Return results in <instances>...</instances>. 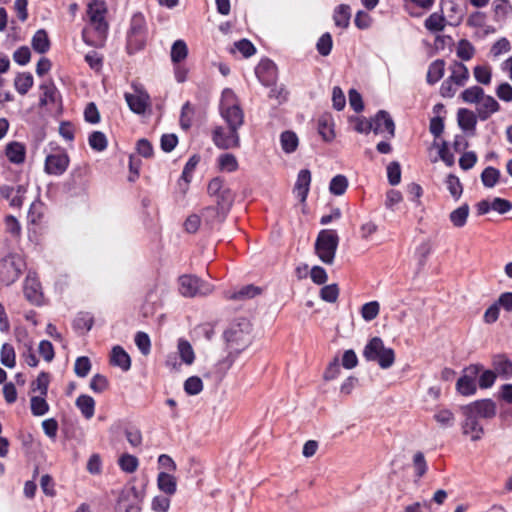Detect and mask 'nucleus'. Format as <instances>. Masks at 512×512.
I'll use <instances>...</instances> for the list:
<instances>
[{
    "label": "nucleus",
    "instance_id": "f257e3e1",
    "mask_svg": "<svg viewBox=\"0 0 512 512\" xmlns=\"http://www.w3.org/2000/svg\"><path fill=\"white\" fill-rule=\"evenodd\" d=\"M220 111L227 127L219 126L214 129L213 142L220 149L236 148L240 145L238 129L243 124L244 115L231 89L222 92Z\"/></svg>",
    "mask_w": 512,
    "mask_h": 512
},
{
    "label": "nucleus",
    "instance_id": "f03ea898",
    "mask_svg": "<svg viewBox=\"0 0 512 512\" xmlns=\"http://www.w3.org/2000/svg\"><path fill=\"white\" fill-rule=\"evenodd\" d=\"M107 13L106 4L103 1L94 0L88 5V24L82 31L83 41L93 47H102L108 33V23L105 20Z\"/></svg>",
    "mask_w": 512,
    "mask_h": 512
},
{
    "label": "nucleus",
    "instance_id": "7ed1b4c3",
    "mask_svg": "<svg viewBox=\"0 0 512 512\" xmlns=\"http://www.w3.org/2000/svg\"><path fill=\"white\" fill-rule=\"evenodd\" d=\"M250 333L251 324L246 319L232 323L225 331L224 337L230 349L229 357L231 361L250 344Z\"/></svg>",
    "mask_w": 512,
    "mask_h": 512
},
{
    "label": "nucleus",
    "instance_id": "20e7f679",
    "mask_svg": "<svg viewBox=\"0 0 512 512\" xmlns=\"http://www.w3.org/2000/svg\"><path fill=\"white\" fill-rule=\"evenodd\" d=\"M363 356L368 361H375L382 369L390 368L395 362V353L392 348L385 347L380 337H373L363 350Z\"/></svg>",
    "mask_w": 512,
    "mask_h": 512
},
{
    "label": "nucleus",
    "instance_id": "39448f33",
    "mask_svg": "<svg viewBox=\"0 0 512 512\" xmlns=\"http://www.w3.org/2000/svg\"><path fill=\"white\" fill-rule=\"evenodd\" d=\"M339 237L334 230H321L315 242V252L320 260L328 265L334 262Z\"/></svg>",
    "mask_w": 512,
    "mask_h": 512
},
{
    "label": "nucleus",
    "instance_id": "423d86ee",
    "mask_svg": "<svg viewBox=\"0 0 512 512\" xmlns=\"http://www.w3.org/2000/svg\"><path fill=\"white\" fill-rule=\"evenodd\" d=\"M179 292L184 297L208 295L212 292V286L193 275L179 277Z\"/></svg>",
    "mask_w": 512,
    "mask_h": 512
},
{
    "label": "nucleus",
    "instance_id": "0eeeda50",
    "mask_svg": "<svg viewBox=\"0 0 512 512\" xmlns=\"http://www.w3.org/2000/svg\"><path fill=\"white\" fill-rule=\"evenodd\" d=\"M481 371L480 365H470L464 370L463 376H461L456 383V390L463 396H470L476 392L475 379Z\"/></svg>",
    "mask_w": 512,
    "mask_h": 512
},
{
    "label": "nucleus",
    "instance_id": "6e6552de",
    "mask_svg": "<svg viewBox=\"0 0 512 512\" xmlns=\"http://www.w3.org/2000/svg\"><path fill=\"white\" fill-rule=\"evenodd\" d=\"M461 412L464 417L461 423L462 434L468 436L473 442L481 440L485 431L479 420L463 407Z\"/></svg>",
    "mask_w": 512,
    "mask_h": 512
},
{
    "label": "nucleus",
    "instance_id": "1a4fd4ad",
    "mask_svg": "<svg viewBox=\"0 0 512 512\" xmlns=\"http://www.w3.org/2000/svg\"><path fill=\"white\" fill-rule=\"evenodd\" d=\"M465 410L475 416L477 419H492L497 412L496 403L491 399H482L474 401L468 405L462 406Z\"/></svg>",
    "mask_w": 512,
    "mask_h": 512
},
{
    "label": "nucleus",
    "instance_id": "9d476101",
    "mask_svg": "<svg viewBox=\"0 0 512 512\" xmlns=\"http://www.w3.org/2000/svg\"><path fill=\"white\" fill-rule=\"evenodd\" d=\"M69 165V157L64 151L49 154L45 160V172L51 175L63 174Z\"/></svg>",
    "mask_w": 512,
    "mask_h": 512
},
{
    "label": "nucleus",
    "instance_id": "9b49d317",
    "mask_svg": "<svg viewBox=\"0 0 512 512\" xmlns=\"http://www.w3.org/2000/svg\"><path fill=\"white\" fill-rule=\"evenodd\" d=\"M255 73L259 81L265 86H272L277 80V67L269 59L261 60L256 66Z\"/></svg>",
    "mask_w": 512,
    "mask_h": 512
},
{
    "label": "nucleus",
    "instance_id": "f8f14e48",
    "mask_svg": "<svg viewBox=\"0 0 512 512\" xmlns=\"http://www.w3.org/2000/svg\"><path fill=\"white\" fill-rule=\"evenodd\" d=\"M311 184V172L308 169L299 171L293 192L295 196L304 203L307 199Z\"/></svg>",
    "mask_w": 512,
    "mask_h": 512
},
{
    "label": "nucleus",
    "instance_id": "ddd939ff",
    "mask_svg": "<svg viewBox=\"0 0 512 512\" xmlns=\"http://www.w3.org/2000/svg\"><path fill=\"white\" fill-rule=\"evenodd\" d=\"M373 131L375 134L387 131L390 137H394L395 124L388 112L381 110L376 114L374 117Z\"/></svg>",
    "mask_w": 512,
    "mask_h": 512
},
{
    "label": "nucleus",
    "instance_id": "4468645a",
    "mask_svg": "<svg viewBox=\"0 0 512 512\" xmlns=\"http://www.w3.org/2000/svg\"><path fill=\"white\" fill-rule=\"evenodd\" d=\"M24 295L26 299L35 305H40L43 300L41 285L37 279L27 277L24 283Z\"/></svg>",
    "mask_w": 512,
    "mask_h": 512
},
{
    "label": "nucleus",
    "instance_id": "2eb2a0df",
    "mask_svg": "<svg viewBox=\"0 0 512 512\" xmlns=\"http://www.w3.org/2000/svg\"><path fill=\"white\" fill-rule=\"evenodd\" d=\"M125 100L129 108L137 114H143L149 106V95L144 92L137 94H125Z\"/></svg>",
    "mask_w": 512,
    "mask_h": 512
},
{
    "label": "nucleus",
    "instance_id": "dca6fc26",
    "mask_svg": "<svg viewBox=\"0 0 512 512\" xmlns=\"http://www.w3.org/2000/svg\"><path fill=\"white\" fill-rule=\"evenodd\" d=\"M499 103L489 95H483L478 103L477 114L481 120L488 119L493 113L499 110Z\"/></svg>",
    "mask_w": 512,
    "mask_h": 512
},
{
    "label": "nucleus",
    "instance_id": "f3484780",
    "mask_svg": "<svg viewBox=\"0 0 512 512\" xmlns=\"http://www.w3.org/2000/svg\"><path fill=\"white\" fill-rule=\"evenodd\" d=\"M216 197L217 207H209L205 209L206 213H219V211L225 212L230 208L234 201V195L229 188L223 189L220 194L214 195Z\"/></svg>",
    "mask_w": 512,
    "mask_h": 512
},
{
    "label": "nucleus",
    "instance_id": "a211bd4d",
    "mask_svg": "<svg viewBox=\"0 0 512 512\" xmlns=\"http://www.w3.org/2000/svg\"><path fill=\"white\" fill-rule=\"evenodd\" d=\"M110 361L112 365L120 367L123 371L131 367L130 356L121 346L113 347Z\"/></svg>",
    "mask_w": 512,
    "mask_h": 512
},
{
    "label": "nucleus",
    "instance_id": "6ab92c4d",
    "mask_svg": "<svg viewBox=\"0 0 512 512\" xmlns=\"http://www.w3.org/2000/svg\"><path fill=\"white\" fill-rule=\"evenodd\" d=\"M351 19V8L349 5L340 4L333 13V21L335 26L345 29L349 26Z\"/></svg>",
    "mask_w": 512,
    "mask_h": 512
},
{
    "label": "nucleus",
    "instance_id": "aec40b11",
    "mask_svg": "<svg viewBox=\"0 0 512 512\" xmlns=\"http://www.w3.org/2000/svg\"><path fill=\"white\" fill-rule=\"evenodd\" d=\"M470 213V207L464 203L449 214V220L455 228H462L466 225Z\"/></svg>",
    "mask_w": 512,
    "mask_h": 512
},
{
    "label": "nucleus",
    "instance_id": "412c9836",
    "mask_svg": "<svg viewBox=\"0 0 512 512\" xmlns=\"http://www.w3.org/2000/svg\"><path fill=\"white\" fill-rule=\"evenodd\" d=\"M450 70H451V75L449 76L450 80H452L453 83L458 86H464L465 83L469 79L468 68L461 62H455L450 67Z\"/></svg>",
    "mask_w": 512,
    "mask_h": 512
},
{
    "label": "nucleus",
    "instance_id": "4be33fe9",
    "mask_svg": "<svg viewBox=\"0 0 512 512\" xmlns=\"http://www.w3.org/2000/svg\"><path fill=\"white\" fill-rule=\"evenodd\" d=\"M6 156L10 162L23 163L25 160V147L19 142H11L6 146Z\"/></svg>",
    "mask_w": 512,
    "mask_h": 512
},
{
    "label": "nucleus",
    "instance_id": "5701e85b",
    "mask_svg": "<svg viewBox=\"0 0 512 512\" xmlns=\"http://www.w3.org/2000/svg\"><path fill=\"white\" fill-rule=\"evenodd\" d=\"M457 119L461 129L465 131L475 129L477 117L473 111L461 108L458 110Z\"/></svg>",
    "mask_w": 512,
    "mask_h": 512
},
{
    "label": "nucleus",
    "instance_id": "b1692460",
    "mask_svg": "<svg viewBox=\"0 0 512 512\" xmlns=\"http://www.w3.org/2000/svg\"><path fill=\"white\" fill-rule=\"evenodd\" d=\"M75 404L86 419H91L94 416L95 401L91 396L82 394L76 399Z\"/></svg>",
    "mask_w": 512,
    "mask_h": 512
},
{
    "label": "nucleus",
    "instance_id": "393cba45",
    "mask_svg": "<svg viewBox=\"0 0 512 512\" xmlns=\"http://www.w3.org/2000/svg\"><path fill=\"white\" fill-rule=\"evenodd\" d=\"M157 485L167 495H173L176 492V479L171 474L160 472L157 477Z\"/></svg>",
    "mask_w": 512,
    "mask_h": 512
},
{
    "label": "nucleus",
    "instance_id": "a878e982",
    "mask_svg": "<svg viewBox=\"0 0 512 512\" xmlns=\"http://www.w3.org/2000/svg\"><path fill=\"white\" fill-rule=\"evenodd\" d=\"M425 28L431 33H438L445 29L446 19L443 13L434 12L424 22Z\"/></svg>",
    "mask_w": 512,
    "mask_h": 512
},
{
    "label": "nucleus",
    "instance_id": "bb28decb",
    "mask_svg": "<svg viewBox=\"0 0 512 512\" xmlns=\"http://www.w3.org/2000/svg\"><path fill=\"white\" fill-rule=\"evenodd\" d=\"M32 47L38 53H46L50 48V40L44 29L36 31L32 38Z\"/></svg>",
    "mask_w": 512,
    "mask_h": 512
},
{
    "label": "nucleus",
    "instance_id": "cd10ccee",
    "mask_svg": "<svg viewBox=\"0 0 512 512\" xmlns=\"http://www.w3.org/2000/svg\"><path fill=\"white\" fill-rule=\"evenodd\" d=\"M433 419L443 428H450L455 423L454 413L447 408H438L433 415Z\"/></svg>",
    "mask_w": 512,
    "mask_h": 512
},
{
    "label": "nucleus",
    "instance_id": "c85d7f7f",
    "mask_svg": "<svg viewBox=\"0 0 512 512\" xmlns=\"http://www.w3.org/2000/svg\"><path fill=\"white\" fill-rule=\"evenodd\" d=\"M177 349L183 363L191 365L194 362L195 353L192 345L187 340L179 339Z\"/></svg>",
    "mask_w": 512,
    "mask_h": 512
},
{
    "label": "nucleus",
    "instance_id": "c756f323",
    "mask_svg": "<svg viewBox=\"0 0 512 512\" xmlns=\"http://www.w3.org/2000/svg\"><path fill=\"white\" fill-rule=\"evenodd\" d=\"M318 132L325 141H331L335 137L333 121L329 116H322L318 120Z\"/></svg>",
    "mask_w": 512,
    "mask_h": 512
},
{
    "label": "nucleus",
    "instance_id": "7c9ffc66",
    "mask_svg": "<svg viewBox=\"0 0 512 512\" xmlns=\"http://www.w3.org/2000/svg\"><path fill=\"white\" fill-rule=\"evenodd\" d=\"M2 267L5 268L8 272V280L15 281L21 274L22 268L20 260L14 257L9 256L3 260Z\"/></svg>",
    "mask_w": 512,
    "mask_h": 512
},
{
    "label": "nucleus",
    "instance_id": "2f4dec72",
    "mask_svg": "<svg viewBox=\"0 0 512 512\" xmlns=\"http://www.w3.org/2000/svg\"><path fill=\"white\" fill-rule=\"evenodd\" d=\"M445 62L441 59H437L432 62L427 72V82L429 84H435L444 75Z\"/></svg>",
    "mask_w": 512,
    "mask_h": 512
},
{
    "label": "nucleus",
    "instance_id": "473e14b6",
    "mask_svg": "<svg viewBox=\"0 0 512 512\" xmlns=\"http://www.w3.org/2000/svg\"><path fill=\"white\" fill-rule=\"evenodd\" d=\"M412 467L417 480L421 479L428 470V464L424 454L417 451L412 457Z\"/></svg>",
    "mask_w": 512,
    "mask_h": 512
},
{
    "label": "nucleus",
    "instance_id": "72a5a7b5",
    "mask_svg": "<svg viewBox=\"0 0 512 512\" xmlns=\"http://www.w3.org/2000/svg\"><path fill=\"white\" fill-rule=\"evenodd\" d=\"M280 143L285 153H293L299 144L297 135L292 131H285L280 136Z\"/></svg>",
    "mask_w": 512,
    "mask_h": 512
},
{
    "label": "nucleus",
    "instance_id": "f704fd0d",
    "mask_svg": "<svg viewBox=\"0 0 512 512\" xmlns=\"http://www.w3.org/2000/svg\"><path fill=\"white\" fill-rule=\"evenodd\" d=\"M188 55V48L183 40H177L173 43L171 48V60L174 64H179L186 59Z\"/></svg>",
    "mask_w": 512,
    "mask_h": 512
},
{
    "label": "nucleus",
    "instance_id": "c9c22d12",
    "mask_svg": "<svg viewBox=\"0 0 512 512\" xmlns=\"http://www.w3.org/2000/svg\"><path fill=\"white\" fill-rule=\"evenodd\" d=\"M118 465L122 471L126 473H134L139 466V461L136 456L125 453L119 457Z\"/></svg>",
    "mask_w": 512,
    "mask_h": 512
},
{
    "label": "nucleus",
    "instance_id": "e433bc0d",
    "mask_svg": "<svg viewBox=\"0 0 512 512\" xmlns=\"http://www.w3.org/2000/svg\"><path fill=\"white\" fill-rule=\"evenodd\" d=\"M33 85V77L30 73H20L14 81L15 89L21 95H25Z\"/></svg>",
    "mask_w": 512,
    "mask_h": 512
},
{
    "label": "nucleus",
    "instance_id": "4c0bfd02",
    "mask_svg": "<svg viewBox=\"0 0 512 512\" xmlns=\"http://www.w3.org/2000/svg\"><path fill=\"white\" fill-rule=\"evenodd\" d=\"M500 178V171L494 167H486L481 173V181L487 188L494 187Z\"/></svg>",
    "mask_w": 512,
    "mask_h": 512
},
{
    "label": "nucleus",
    "instance_id": "58836bf2",
    "mask_svg": "<svg viewBox=\"0 0 512 512\" xmlns=\"http://www.w3.org/2000/svg\"><path fill=\"white\" fill-rule=\"evenodd\" d=\"M348 187V180L344 175H336L332 178L329 185V191L331 194L340 196L345 193Z\"/></svg>",
    "mask_w": 512,
    "mask_h": 512
},
{
    "label": "nucleus",
    "instance_id": "ea45409f",
    "mask_svg": "<svg viewBox=\"0 0 512 512\" xmlns=\"http://www.w3.org/2000/svg\"><path fill=\"white\" fill-rule=\"evenodd\" d=\"M147 34H128L127 50L130 54L140 51L146 44Z\"/></svg>",
    "mask_w": 512,
    "mask_h": 512
},
{
    "label": "nucleus",
    "instance_id": "a19ab883",
    "mask_svg": "<svg viewBox=\"0 0 512 512\" xmlns=\"http://www.w3.org/2000/svg\"><path fill=\"white\" fill-rule=\"evenodd\" d=\"M484 90L479 86H472L461 93V98L466 103L478 104L483 98Z\"/></svg>",
    "mask_w": 512,
    "mask_h": 512
},
{
    "label": "nucleus",
    "instance_id": "79ce46f5",
    "mask_svg": "<svg viewBox=\"0 0 512 512\" xmlns=\"http://www.w3.org/2000/svg\"><path fill=\"white\" fill-rule=\"evenodd\" d=\"M446 187L450 192L451 196L458 200L463 193V186L459 178L453 174H449L445 180Z\"/></svg>",
    "mask_w": 512,
    "mask_h": 512
},
{
    "label": "nucleus",
    "instance_id": "37998d69",
    "mask_svg": "<svg viewBox=\"0 0 512 512\" xmlns=\"http://www.w3.org/2000/svg\"><path fill=\"white\" fill-rule=\"evenodd\" d=\"M473 75L476 81L483 85H488L491 82L492 72L488 65H478L473 69Z\"/></svg>",
    "mask_w": 512,
    "mask_h": 512
},
{
    "label": "nucleus",
    "instance_id": "c03bdc74",
    "mask_svg": "<svg viewBox=\"0 0 512 512\" xmlns=\"http://www.w3.org/2000/svg\"><path fill=\"white\" fill-rule=\"evenodd\" d=\"M218 164L220 169L226 172H234L238 169V161L236 157L230 153L220 155Z\"/></svg>",
    "mask_w": 512,
    "mask_h": 512
},
{
    "label": "nucleus",
    "instance_id": "a18cd8bd",
    "mask_svg": "<svg viewBox=\"0 0 512 512\" xmlns=\"http://www.w3.org/2000/svg\"><path fill=\"white\" fill-rule=\"evenodd\" d=\"M261 294V288L254 285H247L242 287L237 292L233 293L230 298L236 300L250 299Z\"/></svg>",
    "mask_w": 512,
    "mask_h": 512
},
{
    "label": "nucleus",
    "instance_id": "49530a36",
    "mask_svg": "<svg viewBox=\"0 0 512 512\" xmlns=\"http://www.w3.org/2000/svg\"><path fill=\"white\" fill-rule=\"evenodd\" d=\"M495 371L505 377L512 375V362L504 356H497L494 359Z\"/></svg>",
    "mask_w": 512,
    "mask_h": 512
},
{
    "label": "nucleus",
    "instance_id": "de8ad7c7",
    "mask_svg": "<svg viewBox=\"0 0 512 512\" xmlns=\"http://www.w3.org/2000/svg\"><path fill=\"white\" fill-rule=\"evenodd\" d=\"M45 396H33L31 398V412L35 416H42L49 410V405L47 404Z\"/></svg>",
    "mask_w": 512,
    "mask_h": 512
},
{
    "label": "nucleus",
    "instance_id": "09e8293b",
    "mask_svg": "<svg viewBox=\"0 0 512 512\" xmlns=\"http://www.w3.org/2000/svg\"><path fill=\"white\" fill-rule=\"evenodd\" d=\"M380 311V305L377 301L365 303L361 308V316L365 321L374 320Z\"/></svg>",
    "mask_w": 512,
    "mask_h": 512
},
{
    "label": "nucleus",
    "instance_id": "8fccbe9b",
    "mask_svg": "<svg viewBox=\"0 0 512 512\" xmlns=\"http://www.w3.org/2000/svg\"><path fill=\"white\" fill-rule=\"evenodd\" d=\"M49 385V374L41 372L37 379L32 382L31 389L33 392L39 391L42 396L47 395Z\"/></svg>",
    "mask_w": 512,
    "mask_h": 512
},
{
    "label": "nucleus",
    "instance_id": "3c124183",
    "mask_svg": "<svg viewBox=\"0 0 512 512\" xmlns=\"http://www.w3.org/2000/svg\"><path fill=\"white\" fill-rule=\"evenodd\" d=\"M184 390L189 395H197L203 390V382L198 376L189 377L184 383Z\"/></svg>",
    "mask_w": 512,
    "mask_h": 512
},
{
    "label": "nucleus",
    "instance_id": "603ef678",
    "mask_svg": "<svg viewBox=\"0 0 512 512\" xmlns=\"http://www.w3.org/2000/svg\"><path fill=\"white\" fill-rule=\"evenodd\" d=\"M1 363L8 368L15 366V351L13 346L8 343L1 348Z\"/></svg>",
    "mask_w": 512,
    "mask_h": 512
},
{
    "label": "nucleus",
    "instance_id": "864d4df0",
    "mask_svg": "<svg viewBox=\"0 0 512 512\" xmlns=\"http://www.w3.org/2000/svg\"><path fill=\"white\" fill-rule=\"evenodd\" d=\"M339 296V288L336 284L326 285L320 290V297L323 301L334 303Z\"/></svg>",
    "mask_w": 512,
    "mask_h": 512
},
{
    "label": "nucleus",
    "instance_id": "5fc2aeb1",
    "mask_svg": "<svg viewBox=\"0 0 512 512\" xmlns=\"http://www.w3.org/2000/svg\"><path fill=\"white\" fill-rule=\"evenodd\" d=\"M40 89L42 90V96L40 98L41 106H46L49 103L55 102L56 88L53 84H42Z\"/></svg>",
    "mask_w": 512,
    "mask_h": 512
},
{
    "label": "nucleus",
    "instance_id": "6e6d98bb",
    "mask_svg": "<svg viewBox=\"0 0 512 512\" xmlns=\"http://www.w3.org/2000/svg\"><path fill=\"white\" fill-rule=\"evenodd\" d=\"M89 145L96 151H103L107 147L105 134L100 131H94L89 136Z\"/></svg>",
    "mask_w": 512,
    "mask_h": 512
},
{
    "label": "nucleus",
    "instance_id": "4d7b16f0",
    "mask_svg": "<svg viewBox=\"0 0 512 512\" xmlns=\"http://www.w3.org/2000/svg\"><path fill=\"white\" fill-rule=\"evenodd\" d=\"M128 34H147L146 21L142 14L133 15Z\"/></svg>",
    "mask_w": 512,
    "mask_h": 512
},
{
    "label": "nucleus",
    "instance_id": "13d9d810",
    "mask_svg": "<svg viewBox=\"0 0 512 512\" xmlns=\"http://www.w3.org/2000/svg\"><path fill=\"white\" fill-rule=\"evenodd\" d=\"M473 55L474 47L472 46V44L468 40H460L457 46V56L460 59L467 61L470 60L473 57Z\"/></svg>",
    "mask_w": 512,
    "mask_h": 512
},
{
    "label": "nucleus",
    "instance_id": "bf43d9fd",
    "mask_svg": "<svg viewBox=\"0 0 512 512\" xmlns=\"http://www.w3.org/2000/svg\"><path fill=\"white\" fill-rule=\"evenodd\" d=\"M194 109L189 102H186L181 110L180 125L183 129L187 130L192 124Z\"/></svg>",
    "mask_w": 512,
    "mask_h": 512
},
{
    "label": "nucleus",
    "instance_id": "052dcab7",
    "mask_svg": "<svg viewBox=\"0 0 512 512\" xmlns=\"http://www.w3.org/2000/svg\"><path fill=\"white\" fill-rule=\"evenodd\" d=\"M388 181L391 185H397L401 180V168L400 164L396 161L391 162L387 166Z\"/></svg>",
    "mask_w": 512,
    "mask_h": 512
},
{
    "label": "nucleus",
    "instance_id": "680f3d73",
    "mask_svg": "<svg viewBox=\"0 0 512 512\" xmlns=\"http://www.w3.org/2000/svg\"><path fill=\"white\" fill-rule=\"evenodd\" d=\"M331 49L332 37L330 33L326 32L319 38L317 42V50L322 56H327L330 54Z\"/></svg>",
    "mask_w": 512,
    "mask_h": 512
},
{
    "label": "nucleus",
    "instance_id": "e2e57ef3",
    "mask_svg": "<svg viewBox=\"0 0 512 512\" xmlns=\"http://www.w3.org/2000/svg\"><path fill=\"white\" fill-rule=\"evenodd\" d=\"M432 245L429 240H425L421 242L416 250H415V256L419 261V264L424 265L426 262L427 257L431 253Z\"/></svg>",
    "mask_w": 512,
    "mask_h": 512
},
{
    "label": "nucleus",
    "instance_id": "0e129e2a",
    "mask_svg": "<svg viewBox=\"0 0 512 512\" xmlns=\"http://www.w3.org/2000/svg\"><path fill=\"white\" fill-rule=\"evenodd\" d=\"M91 369V363L88 357H79L75 361L74 371L79 377H86Z\"/></svg>",
    "mask_w": 512,
    "mask_h": 512
},
{
    "label": "nucleus",
    "instance_id": "69168bd1",
    "mask_svg": "<svg viewBox=\"0 0 512 512\" xmlns=\"http://www.w3.org/2000/svg\"><path fill=\"white\" fill-rule=\"evenodd\" d=\"M135 343L143 355H148L150 353L151 342L146 333L138 332L135 336Z\"/></svg>",
    "mask_w": 512,
    "mask_h": 512
},
{
    "label": "nucleus",
    "instance_id": "338daca9",
    "mask_svg": "<svg viewBox=\"0 0 512 512\" xmlns=\"http://www.w3.org/2000/svg\"><path fill=\"white\" fill-rule=\"evenodd\" d=\"M90 388L96 392L101 393L108 388V380L101 374H96L90 381Z\"/></svg>",
    "mask_w": 512,
    "mask_h": 512
},
{
    "label": "nucleus",
    "instance_id": "774afa93",
    "mask_svg": "<svg viewBox=\"0 0 512 512\" xmlns=\"http://www.w3.org/2000/svg\"><path fill=\"white\" fill-rule=\"evenodd\" d=\"M492 210L499 214H506L512 209V203L509 200L496 197L491 203Z\"/></svg>",
    "mask_w": 512,
    "mask_h": 512
}]
</instances>
